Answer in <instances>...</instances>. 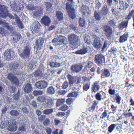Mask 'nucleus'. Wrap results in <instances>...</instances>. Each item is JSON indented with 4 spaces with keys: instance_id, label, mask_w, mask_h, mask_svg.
<instances>
[{
    "instance_id": "nucleus-1",
    "label": "nucleus",
    "mask_w": 134,
    "mask_h": 134,
    "mask_svg": "<svg viewBox=\"0 0 134 134\" xmlns=\"http://www.w3.org/2000/svg\"><path fill=\"white\" fill-rule=\"evenodd\" d=\"M108 41L105 40L102 45V42L101 41L99 38H97L96 39H94L93 43V46L96 49L98 50H100L102 49L101 51L103 52L107 46Z\"/></svg>"
},
{
    "instance_id": "nucleus-59",
    "label": "nucleus",
    "mask_w": 134,
    "mask_h": 134,
    "mask_svg": "<svg viewBox=\"0 0 134 134\" xmlns=\"http://www.w3.org/2000/svg\"><path fill=\"white\" fill-rule=\"evenodd\" d=\"M68 86V82L67 81L64 82L62 86H61L62 88L64 89H66Z\"/></svg>"
},
{
    "instance_id": "nucleus-60",
    "label": "nucleus",
    "mask_w": 134,
    "mask_h": 134,
    "mask_svg": "<svg viewBox=\"0 0 134 134\" xmlns=\"http://www.w3.org/2000/svg\"><path fill=\"white\" fill-rule=\"evenodd\" d=\"M107 115V111L106 110H105L104 112L102 113V117H100V118L103 119L104 118H105Z\"/></svg>"
},
{
    "instance_id": "nucleus-22",
    "label": "nucleus",
    "mask_w": 134,
    "mask_h": 134,
    "mask_svg": "<svg viewBox=\"0 0 134 134\" xmlns=\"http://www.w3.org/2000/svg\"><path fill=\"white\" fill-rule=\"evenodd\" d=\"M129 34L127 32L125 33L123 35L120 37L119 41L120 43L124 42L127 41L129 37Z\"/></svg>"
},
{
    "instance_id": "nucleus-17",
    "label": "nucleus",
    "mask_w": 134,
    "mask_h": 134,
    "mask_svg": "<svg viewBox=\"0 0 134 134\" xmlns=\"http://www.w3.org/2000/svg\"><path fill=\"white\" fill-rule=\"evenodd\" d=\"M110 73L109 70L107 69H103L102 74L101 75V79H104L108 78L110 76Z\"/></svg>"
},
{
    "instance_id": "nucleus-14",
    "label": "nucleus",
    "mask_w": 134,
    "mask_h": 134,
    "mask_svg": "<svg viewBox=\"0 0 134 134\" xmlns=\"http://www.w3.org/2000/svg\"><path fill=\"white\" fill-rule=\"evenodd\" d=\"M51 21L50 18L46 15L44 16L41 20V23L46 26L49 25L51 24Z\"/></svg>"
},
{
    "instance_id": "nucleus-9",
    "label": "nucleus",
    "mask_w": 134,
    "mask_h": 134,
    "mask_svg": "<svg viewBox=\"0 0 134 134\" xmlns=\"http://www.w3.org/2000/svg\"><path fill=\"white\" fill-rule=\"evenodd\" d=\"M83 67L82 64L77 63L72 65L71 67V70L73 72L78 73L82 70Z\"/></svg>"
},
{
    "instance_id": "nucleus-8",
    "label": "nucleus",
    "mask_w": 134,
    "mask_h": 134,
    "mask_svg": "<svg viewBox=\"0 0 134 134\" xmlns=\"http://www.w3.org/2000/svg\"><path fill=\"white\" fill-rule=\"evenodd\" d=\"M7 129L11 131H15L17 129L16 122L15 120H13L12 122H8L6 125Z\"/></svg>"
},
{
    "instance_id": "nucleus-35",
    "label": "nucleus",
    "mask_w": 134,
    "mask_h": 134,
    "mask_svg": "<svg viewBox=\"0 0 134 134\" xmlns=\"http://www.w3.org/2000/svg\"><path fill=\"white\" fill-rule=\"evenodd\" d=\"M69 27L70 30H73L76 32L78 31V28L77 24H70L69 25Z\"/></svg>"
},
{
    "instance_id": "nucleus-53",
    "label": "nucleus",
    "mask_w": 134,
    "mask_h": 134,
    "mask_svg": "<svg viewBox=\"0 0 134 134\" xmlns=\"http://www.w3.org/2000/svg\"><path fill=\"white\" fill-rule=\"evenodd\" d=\"M27 8L28 10H33L35 9V7L33 5L31 4H29L27 6Z\"/></svg>"
},
{
    "instance_id": "nucleus-40",
    "label": "nucleus",
    "mask_w": 134,
    "mask_h": 134,
    "mask_svg": "<svg viewBox=\"0 0 134 134\" xmlns=\"http://www.w3.org/2000/svg\"><path fill=\"white\" fill-rule=\"evenodd\" d=\"M84 41L85 42L88 44L91 43V41L90 37L87 36L84 37Z\"/></svg>"
},
{
    "instance_id": "nucleus-27",
    "label": "nucleus",
    "mask_w": 134,
    "mask_h": 134,
    "mask_svg": "<svg viewBox=\"0 0 134 134\" xmlns=\"http://www.w3.org/2000/svg\"><path fill=\"white\" fill-rule=\"evenodd\" d=\"M55 91V88L53 86H50L47 89V93L48 94L52 95L54 94Z\"/></svg>"
},
{
    "instance_id": "nucleus-49",
    "label": "nucleus",
    "mask_w": 134,
    "mask_h": 134,
    "mask_svg": "<svg viewBox=\"0 0 134 134\" xmlns=\"http://www.w3.org/2000/svg\"><path fill=\"white\" fill-rule=\"evenodd\" d=\"M72 6L70 4L67 3L66 4V9L67 12H69L72 9H75L74 8H72Z\"/></svg>"
},
{
    "instance_id": "nucleus-29",
    "label": "nucleus",
    "mask_w": 134,
    "mask_h": 134,
    "mask_svg": "<svg viewBox=\"0 0 134 134\" xmlns=\"http://www.w3.org/2000/svg\"><path fill=\"white\" fill-rule=\"evenodd\" d=\"M13 36L14 40L16 42L17 41H19L21 37V35L19 33H14Z\"/></svg>"
},
{
    "instance_id": "nucleus-2",
    "label": "nucleus",
    "mask_w": 134,
    "mask_h": 134,
    "mask_svg": "<svg viewBox=\"0 0 134 134\" xmlns=\"http://www.w3.org/2000/svg\"><path fill=\"white\" fill-rule=\"evenodd\" d=\"M79 38L78 36L74 34H72L69 36L68 40L70 42V47H72V49L74 50L78 46Z\"/></svg>"
},
{
    "instance_id": "nucleus-58",
    "label": "nucleus",
    "mask_w": 134,
    "mask_h": 134,
    "mask_svg": "<svg viewBox=\"0 0 134 134\" xmlns=\"http://www.w3.org/2000/svg\"><path fill=\"white\" fill-rule=\"evenodd\" d=\"M68 108V106H67L66 105H64L62 107L59 109V110H61L63 111H65Z\"/></svg>"
},
{
    "instance_id": "nucleus-38",
    "label": "nucleus",
    "mask_w": 134,
    "mask_h": 134,
    "mask_svg": "<svg viewBox=\"0 0 134 134\" xmlns=\"http://www.w3.org/2000/svg\"><path fill=\"white\" fill-rule=\"evenodd\" d=\"M33 13V15L36 17H40L42 14V12L40 10L34 11Z\"/></svg>"
},
{
    "instance_id": "nucleus-28",
    "label": "nucleus",
    "mask_w": 134,
    "mask_h": 134,
    "mask_svg": "<svg viewBox=\"0 0 134 134\" xmlns=\"http://www.w3.org/2000/svg\"><path fill=\"white\" fill-rule=\"evenodd\" d=\"M10 114L12 117H15L19 115V112L17 110H12L9 112Z\"/></svg>"
},
{
    "instance_id": "nucleus-39",
    "label": "nucleus",
    "mask_w": 134,
    "mask_h": 134,
    "mask_svg": "<svg viewBox=\"0 0 134 134\" xmlns=\"http://www.w3.org/2000/svg\"><path fill=\"white\" fill-rule=\"evenodd\" d=\"M53 109H46L43 111V113L45 114H49L53 112Z\"/></svg>"
},
{
    "instance_id": "nucleus-45",
    "label": "nucleus",
    "mask_w": 134,
    "mask_h": 134,
    "mask_svg": "<svg viewBox=\"0 0 134 134\" xmlns=\"http://www.w3.org/2000/svg\"><path fill=\"white\" fill-rule=\"evenodd\" d=\"M43 92L41 90H35L33 92L34 95L35 96L41 95L43 94Z\"/></svg>"
},
{
    "instance_id": "nucleus-43",
    "label": "nucleus",
    "mask_w": 134,
    "mask_h": 134,
    "mask_svg": "<svg viewBox=\"0 0 134 134\" xmlns=\"http://www.w3.org/2000/svg\"><path fill=\"white\" fill-rule=\"evenodd\" d=\"M3 26L6 27L10 31H12L13 30V28L12 26L11 25H10L8 23L6 22Z\"/></svg>"
},
{
    "instance_id": "nucleus-47",
    "label": "nucleus",
    "mask_w": 134,
    "mask_h": 134,
    "mask_svg": "<svg viewBox=\"0 0 134 134\" xmlns=\"http://www.w3.org/2000/svg\"><path fill=\"white\" fill-rule=\"evenodd\" d=\"M36 100L38 102L41 103L44 102L45 100V98L44 96H42L38 97L37 98Z\"/></svg>"
},
{
    "instance_id": "nucleus-26",
    "label": "nucleus",
    "mask_w": 134,
    "mask_h": 134,
    "mask_svg": "<svg viewBox=\"0 0 134 134\" xmlns=\"http://www.w3.org/2000/svg\"><path fill=\"white\" fill-rule=\"evenodd\" d=\"M79 26L81 27H83L87 24L86 20L83 17L80 18L79 19Z\"/></svg>"
},
{
    "instance_id": "nucleus-19",
    "label": "nucleus",
    "mask_w": 134,
    "mask_h": 134,
    "mask_svg": "<svg viewBox=\"0 0 134 134\" xmlns=\"http://www.w3.org/2000/svg\"><path fill=\"white\" fill-rule=\"evenodd\" d=\"M94 15L95 19L98 21L100 20L103 16L101 12L98 10L95 11Z\"/></svg>"
},
{
    "instance_id": "nucleus-54",
    "label": "nucleus",
    "mask_w": 134,
    "mask_h": 134,
    "mask_svg": "<svg viewBox=\"0 0 134 134\" xmlns=\"http://www.w3.org/2000/svg\"><path fill=\"white\" fill-rule=\"evenodd\" d=\"M45 130L47 134H51L52 132V130L51 128L46 127L45 128Z\"/></svg>"
},
{
    "instance_id": "nucleus-62",
    "label": "nucleus",
    "mask_w": 134,
    "mask_h": 134,
    "mask_svg": "<svg viewBox=\"0 0 134 134\" xmlns=\"http://www.w3.org/2000/svg\"><path fill=\"white\" fill-rule=\"evenodd\" d=\"M121 99V97L119 96V95L116 96V103L119 104L120 103V100Z\"/></svg>"
},
{
    "instance_id": "nucleus-63",
    "label": "nucleus",
    "mask_w": 134,
    "mask_h": 134,
    "mask_svg": "<svg viewBox=\"0 0 134 134\" xmlns=\"http://www.w3.org/2000/svg\"><path fill=\"white\" fill-rule=\"evenodd\" d=\"M63 13L59 12V21L62 22L63 21Z\"/></svg>"
},
{
    "instance_id": "nucleus-24",
    "label": "nucleus",
    "mask_w": 134,
    "mask_h": 134,
    "mask_svg": "<svg viewBox=\"0 0 134 134\" xmlns=\"http://www.w3.org/2000/svg\"><path fill=\"white\" fill-rule=\"evenodd\" d=\"M24 91L25 93H28L30 92L32 90L31 85L27 83L24 85Z\"/></svg>"
},
{
    "instance_id": "nucleus-23",
    "label": "nucleus",
    "mask_w": 134,
    "mask_h": 134,
    "mask_svg": "<svg viewBox=\"0 0 134 134\" xmlns=\"http://www.w3.org/2000/svg\"><path fill=\"white\" fill-rule=\"evenodd\" d=\"M67 77L68 79L70 85H72L76 82V77L72 76L70 74H68L67 75Z\"/></svg>"
},
{
    "instance_id": "nucleus-50",
    "label": "nucleus",
    "mask_w": 134,
    "mask_h": 134,
    "mask_svg": "<svg viewBox=\"0 0 134 134\" xmlns=\"http://www.w3.org/2000/svg\"><path fill=\"white\" fill-rule=\"evenodd\" d=\"M108 24L112 27H114L116 24V22L114 20H110L108 22Z\"/></svg>"
},
{
    "instance_id": "nucleus-5",
    "label": "nucleus",
    "mask_w": 134,
    "mask_h": 134,
    "mask_svg": "<svg viewBox=\"0 0 134 134\" xmlns=\"http://www.w3.org/2000/svg\"><path fill=\"white\" fill-rule=\"evenodd\" d=\"M31 48L29 46L24 47L22 53L20 56L22 58L24 59L29 58L31 53Z\"/></svg>"
},
{
    "instance_id": "nucleus-34",
    "label": "nucleus",
    "mask_w": 134,
    "mask_h": 134,
    "mask_svg": "<svg viewBox=\"0 0 134 134\" xmlns=\"http://www.w3.org/2000/svg\"><path fill=\"white\" fill-rule=\"evenodd\" d=\"M108 10L106 5H105L102 7L101 10V13L102 15H106L108 13Z\"/></svg>"
},
{
    "instance_id": "nucleus-21",
    "label": "nucleus",
    "mask_w": 134,
    "mask_h": 134,
    "mask_svg": "<svg viewBox=\"0 0 134 134\" xmlns=\"http://www.w3.org/2000/svg\"><path fill=\"white\" fill-rule=\"evenodd\" d=\"M67 39L65 37L59 35V45L64 46L66 43Z\"/></svg>"
},
{
    "instance_id": "nucleus-20",
    "label": "nucleus",
    "mask_w": 134,
    "mask_h": 134,
    "mask_svg": "<svg viewBox=\"0 0 134 134\" xmlns=\"http://www.w3.org/2000/svg\"><path fill=\"white\" fill-rule=\"evenodd\" d=\"M11 70L14 72L17 71L19 68V64L17 62H14L10 64V66Z\"/></svg>"
},
{
    "instance_id": "nucleus-6",
    "label": "nucleus",
    "mask_w": 134,
    "mask_h": 134,
    "mask_svg": "<svg viewBox=\"0 0 134 134\" xmlns=\"http://www.w3.org/2000/svg\"><path fill=\"white\" fill-rule=\"evenodd\" d=\"M7 79L13 84L15 86L18 85L19 81L17 77L12 73L9 74L8 75Z\"/></svg>"
},
{
    "instance_id": "nucleus-55",
    "label": "nucleus",
    "mask_w": 134,
    "mask_h": 134,
    "mask_svg": "<svg viewBox=\"0 0 134 134\" xmlns=\"http://www.w3.org/2000/svg\"><path fill=\"white\" fill-rule=\"evenodd\" d=\"M22 110L23 111L24 113L25 114H27L29 113L28 110L26 107H23L22 108Z\"/></svg>"
},
{
    "instance_id": "nucleus-61",
    "label": "nucleus",
    "mask_w": 134,
    "mask_h": 134,
    "mask_svg": "<svg viewBox=\"0 0 134 134\" xmlns=\"http://www.w3.org/2000/svg\"><path fill=\"white\" fill-rule=\"evenodd\" d=\"M81 9L82 10L83 13H85V12H87L88 10V7L86 5L84 7H82Z\"/></svg>"
},
{
    "instance_id": "nucleus-31",
    "label": "nucleus",
    "mask_w": 134,
    "mask_h": 134,
    "mask_svg": "<svg viewBox=\"0 0 134 134\" xmlns=\"http://www.w3.org/2000/svg\"><path fill=\"white\" fill-rule=\"evenodd\" d=\"M132 17L133 20H134V9L132 10L131 11L129 12V14L127 15V17L126 18V19H127L129 20L130 19L131 17Z\"/></svg>"
},
{
    "instance_id": "nucleus-4",
    "label": "nucleus",
    "mask_w": 134,
    "mask_h": 134,
    "mask_svg": "<svg viewBox=\"0 0 134 134\" xmlns=\"http://www.w3.org/2000/svg\"><path fill=\"white\" fill-rule=\"evenodd\" d=\"M94 61L98 65L102 66L105 61V56L101 53L96 54L95 56Z\"/></svg>"
},
{
    "instance_id": "nucleus-52",
    "label": "nucleus",
    "mask_w": 134,
    "mask_h": 134,
    "mask_svg": "<svg viewBox=\"0 0 134 134\" xmlns=\"http://www.w3.org/2000/svg\"><path fill=\"white\" fill-rule=\"evenodd\" d=\"M47 104L51 107L52 106L54 105V103L53 100L51 98H49L47 100Z\"/></svg>"
},
{
    "instance_id": "nucleus-56",
    "label": "nucleus",
    "mask_w": 134,
    "mask_h": 134,
    "mask_svg": "<svg viewBox=\"0 0 134 134\" xmlns=\"http://www.w3.org/2000/svg\"><path fill=\"white\" fill-rule=\"evenodd\" d=\"M50 122L49 120L47 118L45 119V120L43 122V124L45 126H47L48 124H49Z\"/></svg>"
},
{
    "instance_id": "nucleus-18",
    "label": "nucleus",
    "mask_w": 134,
    "mask_h": 134,
    "mask_svg": "<svg viewBox=\"0 0 134 134\" xmlns=\"http://www.w3.org/2000/svg\"><path fill=\"white\" fill-rule=\"evenodd\" d=\"M100 88V86L99 85V82L97 81L95 82L92 85V92L95 93L97 91L99 90Z\"/></svg>"
},
{
    "instance_id": "nucleus-16",
    "label": "nucleus",
    "mask_w": 134,
    "mask_h": 134,
    "mask_svg": "<svg viewBox=\"0 0 134 134\" xmlns=\"http://www.w3.org/2000/svg\"><path fill=\"white\" fill-rule=\"evenodd\" d=\"M17 2L16 1L14 2L12 1L10 2V6L13 10L15 11H19V10H22L17 4Z\"/></svg>"
},
{
    "instance_id": "nucleus-46",
    "label": "nucleus",
    "mask_w": 134,
    "mask_h": 134,
    "mask_svg": "<svg viewBox=\"0 0 134 134\" xmlns=\"http://www.w3.org/2000/svg\"><path fill=\"white\" fill-rule=\"evenodd\" d=\"M35 75L36 76L42 77L43 76V73L42 71L37 70L35 72Z\"/></svg>"
},
{
    "instance_id": "nucleus-15",
    "label": "nucleus",
    "mask_w": 134,
    "mask_h": 134,
    "mask_svg": "<svg viewBox=\"0 0 134 134\" xmlns=\"http://www.w3.org/2000/svg\"><path fill=\"white\" fill-rule=\"evenodd\" d=\"M43 38L42 37H40L37 38L36 39L35 43L36 46L37 48L40 49L42 47L43 42Z\"/></svg>"
},
{
    "instance_id": "nucleus-11",
    "label": "nucleus",
    "mask_w": 134,
    "mask_h": 134,
    "mask_svg": "<svg viewBox=\"0 0 134 134\" xmlns=\"http://www.w3.org/2000/svg\"><path fill=\"white\" fill-rule=\"evenodd\" d=\"M83 48L72 53L78 55H83L87 53L88 51V47L84 44L82 45Z\"/></svg>"
},
{
    "instance_id": "nucleus-10",
    "label": "nucleus",
    "mask_w": 134,
    "mask_h": 134,
    "mask_svg": "<svg viewBox=\"0 0 134 134\" xmlns=\"http://www.w3.org/2000/svg\"><path fill=\"white\" fill-rule=\"evenodd\" d=\"M40 24L38 22H35L33 24L32 26L30 28V30L33 34H35L40 31Z\"/></svg>"
},
{
    "instance_id": "nucleus-42",
    "label": "nucleus",
    "mask_w": 134,
    "mask_h": 134,
    "mask_svg": "<svg viewBox=\"0 0 134 134\" xmlns=\"http://www.w3.org/2000/svg\"><path fill=\"white\" fill-rule=\"evenodd\" d=\"M78 93L77 92L74 91L70 93L67 95L68 97H76L78 95Z\"/></svg>"
},
{
    "instance_id": "nucleus-7",
    "label": "nucleus",
    "mask_w": 134,
    "mask_h": 134,
    "mask_svg": "<svg viewBox=\"0 0 134 134\" xmlns=\"http://www.w3.org/2000/svg\"><path fill=\"white\" fill-rule=\"evenodd\" d=\"M103 30L108 40H111L112 36L113 30L108 25H105L103 27Z\"/></svg>"
},
{
    "instance_id": "nucleus-36",
    "label": "nucleus",
    "mask_w": 134,
    "mask_h": 134,
    "mask_svg": "<svg viewBox=\"0 0 134 134\" xmlns=\"http://www.w3.org/2000/svg\"><path fill=\"white\" fill-rule=\"evenodd\" d=\"M113 1L115 4H117L118 3V0H107V2L109 6H111L112 4Z\"/></svg>"
},
{
    "instance_id": "nucleus-64",
    "label": "nucleus",
    "mask_w": 134,
    "mask_h": 134,
    "mask_svg": "<svg viewBox=\"0 0 134 134\" xmlns=\"http://www.w3.org/2000/svg\"><path fill=\"white\" fill-rule=\"evenodd\" d=\"M115 90L114 89H110L108 90V92L110 95H114L115 93Z\"/></svg>"
},
{
    "instance_id": "nucleus-33",
    "label": "nucleus",
    "mask_w": 134,
    "mask_h": 134,
    "mask_svg": "<svg viewBox=\"0 0 134 134\" xmlns=\"http://www.w3.org/2000/svg\"><path fill=\"white\" fill-rule=\"evenodd\" d=\"M19 122V130L21 131H24L25 129V125L22 120L20 121Z\"/></svg>"
},
{
    "instance_id": "nucleus-13",
    "label": "nucleus",
    "mask_w": 134,
    "mask_h": 134,
    "mask_svg": "<svg viewBox=\"0 0 134 134\" xmlns=\"http://www.w3.org/2000/svg\"><path fill=\"white\" fill-rule=\"evenodd\" d=\"M35 85L37 88L41 89L46 87L47 86L46 81H38L35 83Z\"/></svg>"
},
{
    "instance_id": "nucleus-51",
    "label": "nucleus",
    "mask_w": 134,
    "mask_h": 134,
    "mask_svg": "<svg viewBox=\"0 0 134 134\" xmlns=\"http://www.w3.org/2000/svg\"><path fill=\"white\" fill-rule=\"evenodd\" d=\"M46 116L44 115H42L40 116L38 118V121L40 122H42L45 119Z\"/></svg>"
},
{
    "instance_id": "nucleus-3",
    "label": "nucleus",
    "mask_w": 134,
    "mask_h": 134,
    "mask_svg": "<svg viewBox=\"0 0 134 134\" xmlns=\"http://www.w3.org/2000/svg\"><path fill=\"white\" fill-rule=\"evenodd\" d=\"M0 16L5 18L7 16L10 19H14L15 17L8 13L7 7L4 6H0Z\"/></svg>"
},
{
    "instance_id": "nucleus-41",
    "label": "nucleus",
    "mask_w": 134,
    "mask_h": 134,
    "mask_svg": "<svg viewBox=\"0 0 134 134\" xmlns=\"http://www.w3.org/2000/svg\"><path fill=\"white\" fill-rule=\"evenodd\" d=\"M20 93V91L18 90L17 93L13 96V99L15 100H18L19 98Z\"/></svg>"
},
{
    "instance_id": "nucleus-25",
    "label": "nucleus",
    "mask_w": 134,
    "mask_h": 134,
    "mask_svg": "<svg viewBox=\"0 0 134 134\" xmlns=\"http://www.w3.org/2000/svg\"><path fill=\"white\" fill-rule=\"evenodd\" d=\"M129 20L124 21L120 23L119 25V28L120 29L122 30L124 28H126L128 24Z\"/></svg>"
},
{
    "instance_id": "nucleus-48",
    "label": "nucleus",
    "mask_w": 134,
    "mask_h": 134,
    "mask_svg": "<svg viewBox=\"0 0 134 134\" xmlns=\"http://www.w3.org/2000/svg\"><path fill=\"white\" fill-rule=\"evenodd\" d=\"M102 96L99 92L97 93L95 96L96 99L98 100L101 101L102 99Z\"/></svg>"
},
{
    "instance_id": "nucleus-37",
    "label": "nucleus",
    "mask_w": 134,
    "mask_h": 134,
    "mask_svg": "<svg viewBox=\"0 0 134 134\" xmlns=\"http://www.w3.org/2000/svg\"><path fill=\"white\" fill-rule=\"evenodd\" d=\"M91 84L90 82L85 83L83 86V90L87 91L90 88Z\"/></svg>"
},
{
    "instance_id": "nucleus-32",
    "label": "nucleus",
    "mask_w": 134,
    "mask_h": 134,
    "mask_svg": "<svg viewBox=\"0 0 134 134\" xmlns=\"http://www.w3.org/2000/svg\"><path fill=\"white\" fill-rule=\"evenodd\" d=\"M68 15L70 18L72 19H74L76 16L75 14V9H72L71 11L68 12Z\"/></svg>"
},
{
    "instance_id": "nucleus-44",
    "label": "nucleus",
    "mask_w": 134,
    "mask_h": 134,
    "mask_svg": "<svg viewBox=\"0 0 134 134\" xmlns=\"http://www.w3.org/2000/svg\"><path fill=\"white\" fill-rule=\"evenodd\" d=\"M116 126L115 124H112L108 127V131L110 133H111Z\"/></svg>"
},
{
    "instance_id": "nucleus-30",
    "label": "nucleus",
    "mask_w": 134,
    "mask_h": 134,
    "mask_svg": "<svg viewBox=\"0 0 134 134\" xmlns=\"http://www.w3.org/2000/svg\"><path fill=\"white\" fill-rule=\"evenodd\" d=\"M15 20L18 26L22 28L23 27L22 24V22L20 20L19 17L16 14H15Z\"/></svg>"
},
{
    "instance_id": "nucleus-12",
    "label": "nucleus",
    "mask_w": 134,
    "mask_h": 134,
    "mask_svg": "<svg viewBox=\"0 0 134 134\" xmlns=\"http://www.w3.org/2000/svg\"><path fill=\"white\" fill-rule=\"evenodd\" d=\"M13 51L10 49H7L4 54V59L7 60H12L13 58Z\"/></svg>"
},
{
    "instance_id": "nucleus-57",
    "label": "nucleus",
    "mask_w": 134,
    "mask_h": 134,
    "mask_svg": "<svg viewBox=\"0 0 134 134\" xmlns=\"http://www.w3.org/2000/svg\"><path fill=\"white\" fill-rule=\"evenodd\" d=\"M66 102L67 104L70 105L72 103L73 99L71 98H68L66 99Z\"/></svg>"
}]
</instances>
